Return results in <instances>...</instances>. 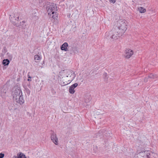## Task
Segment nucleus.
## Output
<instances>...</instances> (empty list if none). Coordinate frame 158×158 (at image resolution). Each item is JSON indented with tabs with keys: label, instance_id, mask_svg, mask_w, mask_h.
Segmentation results:
<instances>
[{
	"label": "nucleus",
	"instance_id": "obj_3",
	"mask_svg": "<svg viewBox=\"0 0 158 158\" xmlns=\"http://www.w3.org/2000/svg\"><path fill=\"white\" fill-rule=\"evenodd\" d=\"M127 22L125 20H120L118 21L116 29L117 32L119 33L120 35H122L127 29Z\"/></svg>",
	"mask_w": 158,
	"mask_h": 158
},
{
	"label": "nucleus",
	"instance_id": "obj_16",
	"mask_svg": "<svg viewBox=\"0 0 158 158\" xmlns=\"http://www.w3.org/2000/svg\"><path fill=\"white\" fill-rule=\"evenodd\" d=\"M136 154L140 157V158H144V157H145L144 151L140 152Z\"/></svg>",
	"mask_w": 158,
	"mask_h": 158
},
{
	"label": "nucleus",
	"instance_id": "obj_1",
	"mask_svg": "<svg viewBox=\"0 0 158 158\" xmlns=\"http://www.w3.org/2000/svg\"><path fill=\"white\" fill-rule=\"evenodd\" d=\"M65 76L62 77L60 80L62 86L69 84L75 78L76 74L72 71L68 70L64 72Z\"/></svg>",
	"mask_w": 158,
	"mask_h": 158
},
{
	"label": "nucleus",
	"instance_id": "obj_12",
	"mask_svg": "<svg viewBox=\"0 0 158 158\" xmlns=\"http://www.w3.org/2000/svg\"><path fill=\"white\" fill-rule=\"evenodd\" d=\"M145 156H146L148 158H150L151 155L153 154V152L149 150H146L144 151Z\"/></svg>",
	"mask_w": 158,
	"mask_h": 158
},
{
	"label": "nucleus",
	"instance_id": "obj_27",
	"mask_svg": "<svg viewBox=\"0 0 158 158\" xmlns=\"http://www.w3.org/2000/svg\"><path fill=\"white\" fill-rule=\"evenodd\" d=\"M144 81L145 82H146L147 81V80L146 78H145L144 80Z\"/></svg>",
	"mask_w": 158,
	"mask_h": 158
},
{
	"label": "nucleus",
	"instance_id": "obj_24",
	"mask_svg": "<svg viewBox=\"0 0 158 158\" xmlns=\"http://www.w3.org/2000/svg\"><path fill=\"white\" fill-rule=\"evenodd\" d=\"M134 158H140V157H139V156H138V155L136 154Z\"/></svg>",
	"mask_w": 158,
	"mask_h": 158
},
{
	"label": "nucleus",
	"instance_id": "obj_29",
	"mask_svg": "<svg viewBox=\"0 0 158 158\" xmlns=\"http://www.w3.org/2000/svg\"><path fill=\"white\" fill-rule=\"evenodd\" d=\"M29 93H30V91H29Z\"/></svg>",
	"mask_w": 158,
	"mask_h": 158
},
{
	"label": "nucleus",
	"instance_id": "obj_15",
	"mask_svg": "<svg viewBox=\"0 0 158 158\" xmlns=\"http://www.w3.org/2000/svg\"><path fill=\"white\" fill-rule=\"evenodd\" d=\"M85 101L86 103L89 102L91 100L90 96L89 95L86 96L84 98Z\"/></svg>",
	"mask_w": 158,
	"mask_h": 158
},
{
	"label": "nucleus",
	"instance_id": "obj_17",
	"mask_svg": "<svg viewBox=\"0 0 158 158\" xmlns=\"http://www.w3.org/2000/svg\"><path fill=\"white\" fill-rule=\"evenodd\" d=\"M17 156L18 158H27L25 155L22 152H19V153H18Z\"/></svg>",
	"mask_w": 158,
	"mask_h": 158
},
{
	"label": "nucleus",
	"instance_id": "obj_9",
	"mask_svg": "<svg viewBox=\"0 0 158 158\" xmlns=\"http://www.w3.org/2000/svg\"><path fill=\"white\" fill-rule=\"evenodd\" d=\"M14 99L16 102L19 103L20 105L23 104L24 102V100L22 95L19 96L18 98L17 97Z\"/></svg>",
	"mask_w": 158,
	"mask_h": 158
},
{
	"label": "nucleus",
	"instance_id": "obj_5",
	"mask_svg": "<svg viewBox=\"0 0 158 158\" xmlns=\"http://www.w3.org/2000/svg\"><path fill=\"white\" fill-rule=\"evenodd\" d=\"M8 88L6 85H4L3 87L0 89V95L2 98H4L6 96V94Z\"/></svg>",
	"mask_w": 158,
	"mask_h": 158
},
{
	"label": "nucleus",
	"instance_id": "obj_11",
	"mask_svg": "<svg viewBox=\"0 0 158 158\" xmlns=\"http://www.w3.org/2000/svg\"><path fill=\"white\" fill-rule=\"evenodd\" d=\"M78 86V84L75 83L71 85L69 88V92L71 94H73L75 93L74 89Z\"/></svg>",
	"mask_w": 158,
	"mask_h": 158
},
{
	"label": "nucleus",
	"instance_id": "obj_4",
	"mask_svg": "<svg viewBox=\"0 0 158 158\" xmlns=\"http://www.w3.org/2000/svg\"><path fill=\"white\" fill-rule=\"evenodd\" d=\"M10 19L13 24L17 27H18L19 25V16L18 13H15L14 16L13 17H10Z\"/></svg>",
	"mask_w": 158,
	"mask_h": 158
},
{
	"label": "nucleus",
	"instance_id": "obj_18",
	"mask_svg": "<svg viewBox=\"0 0 158 158\" xmlns=\"http://www.w3.org/2000/svg\"><path fill=\"white\" fill-rule=\"evenodd\" d=\"M41 57L38 55H36L35 56L34 60L36 62H37L39 60H41Z\"/></svg>",
	"mask_w": 158,
	"mask_h": 158
},
{
	"label": "nucleus",
	"instance_id": "obj_23",
	"mask_svg": "<svg viewBox=\"0 0 158 158\" xmlns=\"http://www.w3.org/2000/svg\"><path fill=\"white\" fill-rule=\"evenodd\" d=\"M110 0V2H112L113 3H114L115 2L116 0Z\"/></svg>",
	"mask_w": 158,
	"mask_h": 158
},
{
	"label": "nucleus",
	"instance_id": "obj_19",
	"mask_svg": "<svg viewBox=\"0 0 158 158\" xmlns=\"http://www.w3.org/2000/svg\"><path fill=\"white\" fill-rule=\"evenodd\" d=\"M9 60L8 59H6L3 60L2 64L4 65H7L9 64Z\"/></svg>",
	"mask_w": 158,
	"mask_h": 158
},
{
	"label": "nucleus",
	"instance_id": "obj_20",
	"mask_svg": "<svg viewBox=\"0 0 158 158\" xmlns=\"http://www.w3.org/2000/svg\"><path fill=\"white\" fill-rule=\"evenodd\" d=\"M139 10L140 13H143L146 11V9L142 7L139 8Z\"/></svg>",
	"mask_w": 158,
	"mask_h": 158
},
{
	"label": "nucleus",
	"instance_id": "obj_13",
	"mask_svg": "<svg viewBox=\"0 0 158 158\" xmlns=\"http://www.w3.org/2000/svg\"><path fill=\"white\" fill-rule=\"evenodd\" d=\"M68 46V44L66 42H65L62 45L61 47V49L62 50H64L65 51H68L67 47Z\"/></svg>",
	"mask_w": 158,
	"mask_h": 158
},
{
	"label": "nucleus",
	"instance_id": "obj_22",
	"mask_svg": "<svg viewBox=\"0 0 158 158\" xmlns=\"http://www.w3.org/2000/svg\"><path fill=\"white\" fill-rule=\"evenodd\" d=\"M4 156V154L2 153H0V158H3Z\"/></svg>",
	"mask_w": 158,
	"mask_h": 158
},
{
	"label": "nucleus",
	"instance_id": "obj_6",
	"mask_svg": "<svg viewBox=\"0 0 158 158\" xmlns=\"http://www.w3.org/2000/svg\"><path fill=\"white\" fill-rule=\"evenodd\" d=\"M51 138L52 142L55 145H57L58 144V138L55 133L53 132L51 134Z\"/></svg>",
	"mask_w": 158,
	"mask_h": 158
},
{
	"label": "nucleus",
	"instance_id": "obj_2",
	"mask_svg": "<svg viewBox=\"0 0 158 158\" xmlns=\"http://www.w3.org/2000/svg\"><path fill=\"white\" fill-rule=\"evenodd\" d=\"M47 10L49 16L55 19L58 16L57 13V8L56 5L54 3H49L47 5Z\"/></svg>",
	"mask_w": 158,
	"mask_h": 158
},
{
	"label": "nucleus",
	"instance_id": "obj_10",
	"mask_svg": "<svg viewBox=\"0 0 158 158\" xmlns=\"http://www.w3.org/2000/svg\"><path fill=\"white\" fill-rule=\"evenodd\" d=\"M112 31H113V34L111 36L110 38L114 40L117 39L119 37L122 35H119L118 32H117L116 30V31L114 30H113Z\"/></svg>",
	"mask_w": 158,
	"mask_h": 158
},
{
	"label": "nucleus",
	"instance_id": "obj_7",
	"mask_svg": "<svg viewBox=\"0 0 158 158\" xmlns=\"http://www.w3.org/2000/svg\"><path fill=\"white\" fill-rule=\"evenodd\" d=\"M124 56L127 58H130L133 54V51L130 49H127L125 51Z\"/></svg>",
	"mask_w": 158,
	"mask_h": 158
},
{
	"label": "nucleus",
	"instance_id": "obj_25",
	"mask_svg": "<svg viewBox=\"0 0 158 158\" xmlns=\"http://www.w3.org/2000/svg\"><path fill=\"white\" fill-rule=\"evenodd\" d=\"M29 73H28L27 74V77L28 78H31V77L30 76L29 74Z\"/></svg>",
	"mask_w": 158,
	"mask_h": 158
},
{
	"label": "nucleus",
	"instance_id": "obj_21",
	"mask_svg": "<svg viewBox=\"0 0 158 158\" xmlns=\"http://www.w3.org/2000/svg\"><path fill=\"white\" fill-rule=\"evenodd\" d=\"M149 77L151 78H156V75H153L152 74H150L148 76Z\"/></svg>",
	"mask_w": 158,
	"mask_h": 158
},
{
	"label": "nucleus",
	"instance_id": "obj_14",
	"mask_svg": "<svg viewBox=\"0 0 158 158\" xmlns=\"http://www.w3.org/2000/svg\"><path fill=\"white\" fill-rule=\"evenodd\" d=\"M25 22L24 21H23L22 22H20V24L18 26H19L20 28H22L23 29H25L26 27V25L24 24Z\"/></svg>",
	"mask_w": 158,
	"mask_h": 158
},
{
	"label": "nucleus",
	"instance_id": "obj_26",
	"mask_svg": "<svg viewBox=\"0 0 158 158\" xmlns=\"http://www.w3.org/2000/svg\"><path fill=\"white\" fill-rule=\"evenodd\" d=\"M107 73H104V74H103V76H105V77H106V76H107Z\"/></svg>",
	"mask_w": 158,
	"mask_h": 158
},
{
	"label": "nucleus",
	"instance_id": "obj_8",
	"mask_svg": "<svg viewBox=\"0 0 158 158\" xmlns=\"http://www.w3.org/2000/svg\"><path fill=\"white\" fill-rule=\"evenodd\" d=\"M13 95L14 99L17 98H18L19 96L22 95V93L21 90L19 89H15Z\"/></svg>",
	"mask_w": 158,
	"mask_h": 158
},
{
	"label": "nucleus",
	"instance_id": "obj_28",
	"mask_svg": "<svg viewBox=\"0 0 158 158\" xmlns=\"http://www.w3.org/2000/svg\"><path fill=\"white\" fill-rule=\"evenodd\" d=\"M27 81H31V80L30 79H29V78H28V79H27Z\"/></svg>",
	"mask_w": 158,
	"mask_h": 158
}]
</instances>
